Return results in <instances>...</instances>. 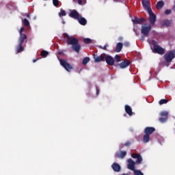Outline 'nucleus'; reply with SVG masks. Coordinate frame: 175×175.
<instances>
[{
	"mask_svg": "<svg viewBox=\"0 0 175 175\" xmlns=\"http://www.w3.org/2000/svg\"><path fill=\"white\" fill-rule=\"evenodd\" d=\"M142 5L144 6V9L147 10V12H150L151 10V7H150V0H142Z\"/></svg>",
	"mask_w": 175,
	"mask_h": 175,
	"instance_id": "nucleus-14",
	"label": "nucleus"
},
{
	"mask_svg": "<svg viewBox=\"0 0 175 175\" xmlns=\"http://www.w3.org/2000/svg\"><path fill=\"white\" fill-rule=\"evenodd\" d=\"M151 29H152V27L151 26V25H149L148 26L142 25L141 33H142V35H144V36H148V35H150V31H151Z\"/></svg>",
	"mask_w": 175,
	"mask_h": 175,
	"instance_id": "nucleus-5",
	"label": "nucleus"
},
{
	"mask_svg": "<svg viewBox=\"0 0 175 175\" xmlns=\"http://www.w3.org/2000/svg\"><path fill=\"white\" fill-rule=\"evenodd\" d=\"M122 50V43L118 42L116 46V53H120Z\"/></svg>",
	"mask_w": 175,
	"mask_h": 175,
	"instance_id": "nucleus-22",
	"label": "nucleus"
},
{
	"mask_svg": "<svg viewBox=\"0 0 175 175\" xmlns=\"http://www.w3.org/2000/svg\"><path fill=\"white\" fill-rule=\"evenodd\" d=\"M172 13V10H166L165 11V14H170Z\"/></svg>",
	"mask_w": 175,
	"mask_h": 175,
	"instance_id": "nucleus-38",
	"label": "nucleus"
},
{
	"mask_svg": "<svg viewBox=\"0 0 175 175\" xmlns=\"http://www.w3.org/2000/svg\"><path fill=\"white\" fill-rule=\"evenodd\" d=\"M63 24H65V22H64V21H63Z\"/></svg>",
	"mask_w": 175,
	"mask_h": 175,
	"instance_id": "nucleus-46",
	"label": "nucleus"
},
{
	"mask_svg": "<svg viewBox=\"0 0 175 175\" xmlns=\"http://www.w3.org/2000/svg\"><path fill=\"white\" fill-rule=\"evenodd\" d=\"M132 158L134 159H137L135 161V163H137V165H140L142 162H143V158L142 157V155L137 153H133L131 154Z\"/></svg>",
	"mask_w": 175,
	"mask_h": 175,
	"instance_id": "nucleus-9",
	"label": "nucleus"
},
{
	"mask_svg": "<svg viewBox=\"0 0 175 175\" xmlns=\"http://www.w3.org/2000/svg\"><path fill=\"white\" fill-rule=\"evenodd\" d=\"M111 167H112L113 172H120V170H121V166H120V164H118L117 163H113L111 165Z\"/></svg>",
	"mask_w": 175,
	"mask_h": 175,
	"instance_id": "nucleus-17",
	"label": "nucleus"
},
{
	"mask_svg": "<svg viewBox=\"0 0 175 175\" xmlns=\"http://www.w3.org/2000/svg\"><path fill=\"white\" fill-rule=\"evenodd\" d=\"M152 44L153 46V53H154L155 54H159V55H163V54H165V49L158 45V42L152 40Z\"/></svg>",
	"mask_w": 175,
	"mask_h": 175,
	"instance_id": "nucleus-3",
	"label": "nucleus"
},
{
	"mask_svg": "<svg viewBox=\"0 0 175 175\" xmlns=\"http://www.w3.org/2000/svg\"><path fill=\"white\" fill-rule=\"evenodd\" d=\"M175 58V51H170L168 53L164 55V59L166 61V66H169V64L173 61Z\"/></svg>",
	"mask_w": 175,
	"mask_h": 175,
	"instance_id": "nucleus-4",
	"label": "nucleus"
},
{
	"mask_svg": "<svg viewBox=\"0 0 175 175\" xmlns=\"http://www.w3.org/2000/svg\"><path fill=\"white\" fill-rule=\"evenodd\" d=\"M105 59L109 66H113V65H114V58L113 57L105 54Z\"/></svg>",
	"mask_w": 175,
	"mask_h": 175,
	"instance_id": "nucleus-10",
	"label": "nucleus"
},
{
	"mask_svg": "<svg viewBox=\"0 0 175 175\" xmlns=\"http://www.w3.org/2000/svg\"><path fill=\"white\" fill-rule=\"evenodd\" d=\"M107 47H109V44H106L104 46H99V49H101L102 50H107Z\"/></svg>",
	"mask_w": 175,
	"mask_h": 175,
	"instance_id": "nucleus-36",
	"label": "nucleus"
},
{
	"mask_svg": "<svg viewBox=\"0 0 175 175\" xmlns=\"http://www.w3.org/2000/svg\"><path fill=\"white\" fill-rule=\"evenodd\" d=\"M38 59H33V63L36 62V61H38Z\"/></svg>",
	"mask_w": 175,
	"mask_h": 175,
	"instance_id": "nucleus-44",
	"label": "nucleus"
},
{
	"mask_svg": "<svg viewBox=\"0 0 175 175\" xmlns=\"http://www.w3.org/2000/svg\"><path fill=\"white\" fill-rule=\"evenodd\" d=\"M124 44L125 47H129V42H124Z\"/></svg>",
	"mask_w": 175,
	"mask_h": 175,
	"instance_id": "nucleus-39",
	"label": "nucleus"
},
{
	"mask_svg": "<svg viewBox=\"0 0 175 175\" xmlns=\"http://www.w3.org/2000/svg\"><path fill=\"white\" fill-rule=\"evenodd\" d=\"M148 13L149 14V23L150 25H155V23L157 22V16L154 15V12H152V10H149Z\"/></svg>",
	"mask_w": 175,
	"mask_h": 175,
	"instance_id": "nucleus-7",
	"label": "nucleus"
},
{
	"mask_svg": "<svg viewBox=\"0 0 175 175\" xmlns=\"http://www.w3.org/2000/svg\"><path fill=\"white\" fill-rule=\"evenodd\" d=\"M165 5V3H163V1H158L156 4V8L157 9H158V10L162 9V8H163V5Z\"/></svg>",
	"mask_w": 175,
	"mask_h": 175,
	"instance_id": "nucleus-23",
	"label": "nucleus"
},
{
	"mask_svg": "<svg viewBox=\"0 0 175 175\" xmlns=\"http://www.w3.org/2000/svg\"><path fill=\"white\" fill-rule=\"evenodd\" d=\"M131 21L133 24H143V23H146V21H147V20L144 18H134Z\"/></svg>",
	"mask_w": 175,
	"mask_h": 175,
	"instance_id": "nucleus-15",
	"label": "nucleus"
},
{
	"mask_svg": "<svg viewBox=\"0 0 175 175\" xmlns=\"http://www.w3.org/2000/svg\"><path fill=\"white\" fill-rule=\"evenodd\" d=\"M79 5H83V0H78Z\"/></svg>",
	"mask_w": 175,
	"mask_h": 175,
	"instance_id": "nucleus-40",
	"label": "nucleus"
},
{
	"mask_svg": "<svg viewBox=\"0 0 175 175\" xmlns=\"http://www.w3.org/2000/svg\"><path fill=\"white\" fill-rule=\"evenodd\" d=\"M59 17H62V16H66V12L64 10H62L60 11V12H59Z\"/></svg>",
	"mask_w": 175,
	"mask_h": 175,
	"instance_id": "nucleus-33",
	"label": "nucleus"
},
{
	"mask_svg": "<svg viewBox=\"0 0 175 175\" xmlns=\"http://www.w3.org/2000/svg\"><path fill=\"white\" fill-rule=\"evenodd\" d=\"M89 61H90V57H84L83 59L82 60L83 65H87Z\"/></svg>",
	"mask_w": 175,
	"mask_h": 175,
	"instance_id": "nucleus-26",
	"label": "nucleus"
},
{
	"mask_svg": "<svg viewBox=\"0 0 175 175\" xmlns=\"http://www.w3.org/2000/svg\"><path fill=\"white\" fill-rule=\"evenodd\" d=\"M125 157H126V151H121L120 153L115 154V158H120L121 159H124Z\"/></svg>",
	"mask_w": 175,
	"mask_h": 175,
	"instance_id": "nucleus-18",
	"label": "nucleus"
},
{
	"mask_svg": "<svg viewBox=\"0 0 175 175\" xmlns=\"http://www.w3.org/2000/svg\"><path fill=\"white\" fill-rule=\"evenodd\" d=\"M155 131V128L154 127H146L144 129L145 135H152Z\"/></svg>",
	"mask_w": 175,
	"mask_h": 175,
	"instance_id": "nucleus-16",
	"label": "nucleus"
},
{
	"mask_svg": "<svg viewBox=\"0 0 175 175\" xmlns=\"http://www.w3.org/2000/svg\"><path fill=\"white\" fill-rule=\"evenodd\" d=\"M172 10H173L174 12H175V1H174V5H173V7H172Z\"/></svg>",
	"mask_w": 175,
	"mask_h": 175,
	"instance_id": "nucleus-41",
	"label": "nucleus"
},
{
	"mask_svg": "<svg viewBox=\"0 0 175 175\" xmlns=\"http://www.w3.org/2000/svg\"><path fill=\"white\" fill-rule=\"evenodd\" d=\"M91 42H92L91 38H85V39H83V43H85V44H90V43H91Z\"/></svg>",
	"mask_w": 175,
	"mask_h": 175,
	"instance_id": "nucleus-32",
	"label": "nucleus"
},
{
	"mask_svg": "<svg viewBox=\"0 0 175 175\" xmlns=\"http://www.w3.org/2000/svg\"><path fill=\"white\" fill-rule=\"evenodd\" d=\"M134 175H144L140 170H135L133 171Z\"/></svg>",
	"mask_w": 175,
	"mask_h": 175,
	"instance_id": "nucleus-30",
	"label": "nucleus"
},
{
	"mask_svg": "<svg viewBox=\"0 0 175 175\" xmlns=\"http://www.w3.org/2000/svg\"><path fill=\"white\" fill-rule=\"evenodd\" d=\"M44 1H47V0H44Z\"/></svg>",
	"mask_w": 175,
	"mask_h": 175,
	"instance_id": "nucleus-47",
	"label": "nucleus"
},
{
	"mask_svg": "<svg viewBox=\"0 0 175 175\" xmlns=\"http://www.w3.org/2000/svg\"><path fill=\"white\" fill-rule=\"evenodd\" d=\"M159 121L162 124H163V122H166V121H167V118H164V117L159 118Z\"/></svg>",
	"mask_w": 175,
	"mask_h": 175,
	"instance_id": "nucleus-34",
	"label": "nucleus"
},
{
	"mask_svg": "<svg viewBox=\"0 0 175 175\" xmlns=\"http://www.w3.org/2000/svg\"><path fill=\"white\" fill-rule=\"evenodd\" d=\"M59 62L60 65H62V66H64L67 72H70V70H72V69H73V66H72V65H70V64H69L66 60L60 59Z\"/></svg>",
	"mask_w": 175,
	"mask_h": 175,
	"instance_id": "nucleus-6",
	"label": "nucleus"
},
{
	"mask_svg": "<svg viewBox=\"0 0 175 175\" xmlns=\"http://www.w3.org/2000/svg\"><path fill=\"white\" fill-rule=\"evenodd\" d=\"M63 38L66 40V44H68V46H71V49L73 51H75L77 54L80 53V50H81V44L79 42V39L76 37L70 36L66 33L63 34Z\"/></svg>",
	"mask_w": 175,
	"mask_h": 175,
	"instance_id": "nucleus-1",
	"label": "nucleus"
},
{
	"mask_svg": "<svg viewBox=\"0 0 175 175\" xmlns=\"http://www.w3.org/2000/svg\"><path fill=\"white\" fill-rule=\"evenodd\" d=\"M124 109L126 114H128L130 117L133 115V112L132 111V108L131 107V106L126 105H125Z\"/></svg>",
	"mask_w": 175,
	"mask_h": 175,
	"instance_id": "nucleus-19",
	"label": "nucleus"
},
{
	"mask_svg": "<svg viewBox=\"0 0 175 175\" xmlns=\"http://www.w3.org/2000/svg\"><path fill=\"white\" fill-rule=\"evenodd\" d=\"M106 57V53H103L100 56H96L94 55V62H102V61H105V58Z\"/></svg>",
	"mask_w": 175,
	"mask_h": 175,
	"instance_id": "nucleus-13",
	"label": "nucleus"
},
{
	"mask_svg": "<svg viewBox=\"0 0 175 175\" xmlns=\"http://www.w3.org/2000/svg\"><path fill=\"white\" fill-rule=\"evenodd\" d=\"M167 102H169V100H167V99H161L159 101V105H165V104L167 103Z\"/></svg>",
	"mask_w": 175,
	"mask_h": 175,
	"instance_id": "nucleus-27",
	"label": "nucleus"
},
{
	"mask_svg": "<svg viewBox=\"0 0 175 175\" xmlns=\"http://www.w3.org/2000/svg\"><path fill=\"white\" fill-rule=\"evenodd\" d=\"M114 2H118L119 0H113Z\"/></svg>",
	"mask_w": 175,
	"mask_h": 175,
	"instance_id": "nucleus-45",
	"label": "nucleus"
},
{
	"mask_svg": "<svg viewBox=\"0 0 175 175\" xmlns=\"http://www.w3.org/2000/svg\"><path fill=\"white\" fill-rule=\"evenodd\" d=\"M77 20L81 25H87V19L85 18L80 16Z\"/></svg>",
	"mask_w": 175,
	"mask_h": 175,
	"instance_id": "nucleus-20",
	"label": "nucleus"
},
{
	"mask_svg": "<svg viewBox=\"0 0 175 175\" xmlns=\"http://www.w3.org/2000/svg\"><path fill=\"white\" fill-rule=\"evenodd\" d=\"M131 65V61L128 59H124L120 64H118V66H120V69H125V68H128Z\"/></svg>",
	"mask_w": 175,
	"mask_h": 175,
	"instance_id": "nucleus-11",
	"label": "nucleus"
},
{
	"mask_svg": "<svg viewBox=\"0 0 175 175\" xmlns=\"http://www.w3.org/2000/svg\"><path fill=\"white\" fill-rule=\"evenodd\" d=\"M69 17H71V18H75V20H78V18L80 17V14H79L76 10H72L70 12Z\"/></svg>",
	"mask_w": 175,
	"mask_h": 175,
	"instance_id": "nucleus-12",
	"label": "nucleus"
},
{
	"mask_svg": "<svg viewBox=\"0 0 175 175\" xmlns=\"http://www.w3.org/2000/svg\"><path fill=\"white\" fill-rule=\"evenodd\" d=\"M24 31V27H21L19 30V38L18 41V45L16 47V53H23L24 51V46H23V43H24V40L27 39V35L25 33H23Z\"/></svg>",
	"mask_w": 175,
	"mask_h": 175,
	"instance_id": "nucleus-2",
	"label": "nucleus"
},
{
	"mask_svg": "<svg viewBox=\"0 0 175 175\" xmlns=\"http://www.w3.org/2000/svg\"><path fill=\"white\" fill-rule=\"evenodd\" d=\"M53 5H55V7L59 6V1L53 0Z\"/></svg>",
	"mask_w": 175,
	"mask_h": 175,
	"instance_id": "nucleus-35",
	"label": "nucleus"
},
{
	"mask_svg": "<svg viewBox=\"0 0 175 175\" xmlns=\"http://www.w3.org/2000/svg\"><path fill=\"white\" fill-rule=\"evenodd\" d=\"M96 95H99V89L96 87Z\"/></svg>",
	"mask_w": 175,
	"mask_h": 175,
	"instance_id": "nucleus-42",
	"label": "nucleus"
},
{
	"mask_svg": "<svg viewBox=\"0 0 175 175\" xmlns=\"http://www.w3.org/2000/svg\"><path fill=\"white\" fill-rule=\"evenodd\" d=\"M23 24L25 25V27H29V21L27 18L23 20Z\"/></svg>",
	"mask_w": 175,
	"mask_h": 175,
	"instance_id": "nucleus-29",
	"label": "nucleus"
},
{
	"mask_svg": "<svg viewBox=\"0 0 175 175\" xmlns=\"http://www.w3.org/2000/svg\"><path fill=\"white\" fill-rule=\"evenodd\" d=\"M131 144H132V143H131V142L129 141H127L125 144H124V146L126 147H129L131 146Z\"/></svg>",
	"mask_w": 175,
	"mask_h": 175,
	"instance_id": "nucleus-37",
	"label": "nucleus"
},
{
	"mask_svg": "<svg viewBox=\"0 0 175 175\" xmlns=\"http://www.w3.org/2000/svg\"><path fill=\"white\" fill-rule=\"evenodd\" d=\"M160 116L161 117H164L165 118H167V116H169V113L167 111H162L160 113Z\"/></svg>",
	"mask_w": 175,
	"mask_h": 175,
	"instance_id": "nucleus-28",
	"label": "nucleus"
},
{
	"mask_svg": "<svg viewBox=\"0 0 175 175\" xmlns=\"http://www.w3.org/2000/svg\"><path fill=\"white\" fill-rule=\"evenodd\" d=\"M128 164H127V169L129 170H132V172H134V170H136L135 169V165H136V162L132 160V159H129L127 160Z\"/></svg>",
	"mask_w": 175,
	"mask_h": 175,
	"instance_id": "nucleus-8",
	"label": "nucleus"
},
{
	"mask_svg": "<svg viewBox=\"0 0 175 175\" xmlns=\"http://www.w3.org/2000/svg\"><path fill=\"white\" fill-rule=\"evenodd\" d=\"M114 59H115L116 62H121V56H120V55H116L114 57Z\"/></svg>",
	"mask_w": 175,
	"mask_h": 175,
	"instance_id": "nucleus-31",
	"label": "nucleus"
},
{
	"mask_svg": "<svg viewBox=\"0 0 175 175\" xmlns=\"http://www.w3.org/2000/svg\"><path fill=\"white\" fill-rule=\"evenodd\" d=\"M26 17H27V18H31V14H27L26 15Z\"/></svg>",
	"mask_w": 175,
	"mask_h": 175,
	"instance_id": "nucleus-43",
	"label": "nucleus"
},
{
	"mask_svg": "<svg viewBox=\"0 0 175 175\" xmlns=\"http://www.w3.org/2000/svg\"><path fill=\"white\" fill-rule=\"evenodd\" d=\"M144 143H148L150 142V135L148 134H146L143 137Z\"/></svg>",
	"mask_w": 175,
	"mask_h": 175,
	"instance_id": "nucleus-24",
	"label": "nucleus"
},
{
	"mask_svg": "<svg viewBox=\"0 0 175 175\" xmlns=\"http://www.w3.org/2000/svg\"><path fill=\"white\" fill-rule=\"evenodd\" d=\"M162 25L165 27H172V21L166 19L161 22Z\"/></svg>",
	"mask_w": 175,
	"mask_h": 175,
	"instance_id": "nucleus-21",
	"label": "nucleus"
},
{
	"mask_svg": "<svg viewBox=\"0 0 175 175\" xmlns=\"http://www.w3.org/2000/svg\"><path fill=\"white\" fill-rule=\"evenodd\" d=\"M41 56L43 57V58H46L49 55V52L47 51H41Z\"/></svg>",
	"mask_w": 175,
	"mask_h": 175,
	"instance_id": "nucleus-25",
	"label": "nucleus"
}]
</instances>
